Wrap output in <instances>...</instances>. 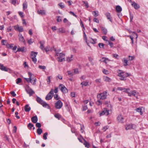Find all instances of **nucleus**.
<instances>
[{"mask_svg":"<svg viewBox=\"0 0 148 148\" xmlns=\"http://www.w3.org/2000/svg\"><path fill=\"white\" fill-rule=\"evenodd\" d=\"M23 10H25V9L27 8V2H26L25 3H24L23 4Z\"/></svg>","mask_w":148,"mask_h":148,"instance_id":"40","label":"nucleus"},{"mask_svg":"<svg viewBox=\"0 0 148 148\" xmlns=\"http://www.w3.org/2000/svg\"><path fill=\"white\" fill-rule=\"evenodd\" d=\"M38 120V118L36 116H34L32 118V121L34 123H36L37 122Z\"/></svg>","mask_w":148,"mask_h":148,"instance_id":"23","label":"nucleus"},{"mask_svg":"<svg viewBox=\"0 0 148 148\" xmlns=\"http://www.w3.org/2000/svg\"><path fill=\"white\" fill-rule=\"evenodd\" d=\"M84 140L85 141V142L84 143V145L87 148H89L90 147L89 144L87 143L84 139Z\"/></svg>","mask_w":148,"mask_h":148,"instance_id":"31","label":"nucleus"},{"mask_svg":"<svg viewBox=\"0 0 148 148\" xmlns=\"http://www.w3.org/2000/svg\"><path fill=\"white\" fill-rule=\"evenodd\" d=\"M57 17H58V18L57 20V21L58 22L61 21L62 20V18H61V17H60V16H57Z\"/></svg>","mask_w":148,"mask_h":148,"instance_id":"52","label":"nucleus"},{"mask_svg":"<svg viewBox=\"0 0 148 148\" xmlns=\"http://www.w3.org/2000/svg\"><path fill=\"white\" fill-rule=\"evenodd\" d=\"M37 132L38 135H40L42 132V130L41 128H38L37 130Z\"/></svg>","mask_w":148,"mask_h":148,"instance_id":"30","label":"nucleus"},{"mask_svg":"<svg viewBox=\"0 0 148 148\" xmlns=\"http://www.w3.org/2000/svg\"><path fill=\"white\" fill-rule=\"evenodd\" d=\"M125 129L128 130L132 129H134L136 128V126L135 124H127L125 125Z\"/></svg>","mask_w":148,"mask_h":148,"instance_id":"7","label":"nucleus"},{"mask_svg":"<svg viewBox=\"0 0 148 148\" xmlns=\"http://www.w3.org/2000/svg\"><path fill=\"white\" fill-rule=\"evenodd\" d=\"M124 64H123L124 66H127V65H129V64H127L128 60L126 59L125 58H124Z\"/></svg>","mask_w":148,"mask_h":148,"instance_id":"33","label":"nucleus"},{"mask_svg":"<svg viewBox=\"0 0 148 148\" xmlns=\"http://www.w3.org/2000/svg\"><path fill=\"white\" fill-rule=\"evenodd\" d=\"M96 104L98 106L101 105L102 104V102L100 101V100L98 99L97 101L96 102Z\"/></svg>","mask_w":148,"mask_h":148,"instance_id":"45","label":"nucleus"},{"mask_svg":"<svg viewBox=\"0 0 148 148\" xmlns=\"http://www.w3.org/2000/svg\"><path fill=\"white\" fill-rule=\"evenodd\" d=\"M102 72L103 73L106 75H108L109 73V71L105 69H103L102 71Z\"/></svg>","mask_w":148,"mask_h":148,"instance_id":"37","label":"nucleus"},{"mask_svg":"<svg viewBox=\"0 0 148 148\" xmlns=\"http://www.w3.org/2000/svg\"><path fill=\"white\" fill-rule=\"evenodd\" d=\"M74 71L75 74H77L79 73L77 69H74Z\"/></svg>","mask_w":148,"mask_h":148,"instance_id":"64","label":"nucleus"},{"mask_svg":"<svg viewBox=\"0 0 148 148\" xmlns=\"http://www.w3.org/2000/svg\"><path fill=\"white\" fill-rule=\"evenodd\" d=\"M135 110L136 112H139L140 113V115L142 114L143 112L142 111V108L139 107V108H136L135 109Z\"/></svg>","mask_w":148,"mask_h":148,"instance_id":"25","label":"nucleus"},{"mask_svg":"<svg viewBox=\"0 0 148 148\" xmlns=\"http://www.w3.org/2000/svg\"><path fill=\"white\" fill-rule=\"evenodd\" d=\"M92 13L93 15L95 17H96L99 15V12L97 11H94L92 12Z\"/></svg>","mask_w":148,"mask_h":148,"instance_id":"28","label":"nucleus"},{"mask_svg":"<svg viewBox=\"0 0 148 148\" xmlns=\"http://www.w3.org/2000/svg\"><path fill=\"white\" fill-rule=\"evenodd\" d=\"M93 20L94 22L97 23H99V21L97 18H95L93 19Z\"/></svg>","mask_w":148,"mask_h":148,"instance_id":"58","label":"nucleus"},{"mask_svg":"<svg viewBox=\"0 0 148 148\" xmlns=\"http://www.w3.org/2000/svg\"><path fill=\"white\" fill-rule=\"evenodd\" d=\"M129 60L131 61L133 60L134 59V56H129Z\"/></svg>","mask_w":148,"mask_h":148,"instance_id":"57","label":"nucleus"},{"mask_svg":"<svg viewBox=\"0 0 148 148\" xmlns=\"http://www.w3.org/2000/svg\"><path fill=\"white\" fill-rule=\"evenodd\" d=\"M51 76H48L47 77V84H49L50 83V79H51Z\"/></svg>","mask_w":148,"mask_h":148,"instance_id":"47","label":"nucleus"},{"mask_svg":"<svg viewBox=\"0 0 148 148\" xmlns=\"http://www.w3.org/2000/svg\"><path fill=\"white\" fill-rule=\"evenodd\" d=\"M37 53L32 51L31 53V57L32 59V61L36 63L37 61V59L36 58V55L37 54Z\"/></svg>","mask_w":148,"mask_h":148,"instance_id":"6","label":"nucleus"},{"mask_svg":"<svg viewBox=\"0 0 148 148\" xmlns=\"http://www.w3.org/2000/svg\"><path fill=\"white\" fill-rule=\"evenodd\" d=\"M55 51L56 52V54L55 55V56L56 57V56H58L59 55V52H61V51L60 49H59L58 50L55 49Z\"/></svg>","mask_w":148,"mask_h":148,"instance_id":"26","label":"nucleus"},{"mask_svg":"<svg viewBox=\"0 0 148 148\" xmlns=\"http://www.w3.org/2000/svg\"><path fill=\"white\" fill-rule=\"evenodd\" d=\"M34 92L31 88H29L28 86V94L30 96H31L34 93Z\"/></svg>","mask_w":148,"mask_h":148,"instance_id":"21","label":"nucleus"},{"mask_svg":"<svg viewBox=\"0 0 148 148\" xmlns=\"http://www.w3.org/2000/svg\"><path fill=\"white\" fill-rule=\"evenodd\" d=\"M73 55H71V57H68L67 58L66 61L68 62H70L73 60Z\"/></svg>","mask_w":148,"mask_h":148,"instance_id":"24","label":"nucleus"},{"mask_svg":"<svg viewBox=\"0 0 148 148\" xmlns=\"http://www.w3.org/2000/svg\"><path fill=\"white\" fill-rule=\"evenodd\" d=\"M108 126H105L103 128V130L104 131H105L107 129H108Z\"/></svg>","mask_w":148,"mask_h":148,"instance_id":"63","label":"nucleus"},{"mask_svg":"<svg viewBox=\"0 0 148 148\" xmlns=\"http://www.w3.org/2000/svg\"><path fill=\"white\" fill-rule=\"evenodd\" d=\"M117 120L120 123H123L124 121V118L121 114L119 115L117 118Z\"/></svg>","mask_w":148,"mask_h":148,"instance_id":"13","label":"nucleus"},{"mask_svg":"<svg viewBox=\"0 0 148 148\" xmlns=\"http://www.w3.org/2000/svg\"><path fill=\"white\" fill-rule=\"evenodd\" d=\"M28 82H30L33 85H35L36 84V79L35 75L31 73L28 72Z\"/></svg>","mask_w":148,"mask_h":148,"instance_id":"2","label":"nucleus"},{"mask_svg":"<svg viewBox=\"0 0 148 148\" xmlns=\"http://www.w3.org/2000/svg\"><path fill=\"white\" fill-rule=\"evenodd\" d=\"M58 5H59L60 8L62 9L64 7V4L62 3H60L58 4Z\"/></svg>","mask_w":148,"mask_h":148,"instance_id":"41","label":"nucleus"},{"mask_svg":"<svg viewBox=\"0 0 148 148\" xmlns=\"http://www.w3.org/2000/svg\"><path fill=\"white\" fill-rule=\"evenodd\" d=\"M103 80L106 82H110L111 81V79L109 77L107 76H104L103 77Z\"/></svg>","mask_w":148,"mask_h":148,"instance_id":"18","label":"nucleus"},{"mask_svg":"<svg viewBox=\"0 0 148 148\" xmlns=\"http://www.w3.org/2000/svg\"><path fill=\"white\" fill-rule=\"evenodd\" d=\"M88 109L87 107L86 106H83V110L85 111L86 110Z\"/></svg>","mask_w":148,"mask_h":148,"instance_id":"61","label":"nucleus"},{"mask_svg":"<svg viewBox=\"0 0 148 148\" xmlns=\"http://www.w3.org/2000/svg\"><path fill=\"white\" fill-rule=\"evenodd\" d=\"M109 111L110 110L106 108H104L102 112L100 113V116H101L103 115H105L106 116L108 115L109 114Z\"/></svg>","mask_w":148,"mask_h":148,"instance_id":"11","label":"nucleus"},{"mask_svg":"<svg viewBox=\"0 0 148 148\" xmlns=\"http://www.w3.org/2000/svg\"><path fill=\"white\" fill-rule=\"evenodd\" d=\"M53 89H51L50 91L47 94L45 97V99L47 100L51 99L53 96Z\"/></svg>","mask_w":148,"mask_h":148,"instance_id":"4","label":"nucleus"},{"mask_svg":"<svg viewBox=\"0 0 148 148\" xmlns=\"http://www.w3.org/2000/svg\"><path fill=\"white\" fill-rule=\"evenodd\" d=\"M59 88L63 93H66L68 92L67 88L63 84H60L59 86Z\"/></svg>","mask_w":148,"mask_h":148,"instance_id":"9","label":"nucleus"},{"mask_svg":"<svg viewBox=\"0 0 148 148\" xmlns=\"http://www.w3.org/2000/svg\"><path fill=\"white\" fill-rule=\"evenodd\" d=\"M137 93L136 92V91L135 90L131 91V94H132V95L135 97H136V95Z\"/></svg>","mask_w":148,"mask_h":148,"instance_id":"38","label":"nucleus"},{"mask_svg":"<svg viewBox=\"0 0 148 148\" xmlns=\"http://www.w3.org/2000/svg\"><path fill=\"white\" fill-rule=\"evenodd\" d=\"M10 93L13 97H15L16 95V94L15 93L14 91L11 92H10Z\"/></svg>","mask_w":148,"mask_h":148,"instance_id":"56","label":"nucleus"},{"mask_svg":"<svg viewBox=\"0 0 148 148\" xmlns=\"http://www.w3.org/2000/svg\"><path fill=\"white\" fill-rule=\"evenodd\" d=\"M102 30L103 31L104 34L106 35L107 33V29L104 27H102L101 28Z\"/></svg>","mask_w":148,"mask_h":148,"instance_id":"36","label":"nucleus"},{"mask_svg":"<svg viewBox=\"0 0 148 148\" xmlns=\"http://www.w3.org/2000/svg\"><path fill=\"white\" fill-rule=\"evenodd\" d=\"M19 37V40L20 41L23 42L24 44H25V41L23 37L22 36V34H19L18 35Z\"/></svg>","mask_w":148,"mask_h":148,"instance_id":"16","label":"nucleus"},{"mask_svg":"<svg viewBox=\"0 0 148 148\" xmlns=\"http://www.w3.org/2000/svg\"><path fill=\"white\" fill-rule=\"evenodd\" d=\"M104 44L102 43H99L98 44V46L101 48H103Z\"/></svg>","mask_w":148,"mask_h":148,"instance_id":"42","label":"nucleus"},{"mask_svg":"<svg viewBox=\"0 0 148 148\" xmlns=\"http://www.w3.org/2000/svg\"><path fill=\"white\" fill-rule=\"evenodd\" d=\"M132 5L136 9H138L140 8V6L134 2H132Z\"/></svg>","mask_w":148,"mask_h":148,"instance_id":"17","label":"nucleus"},{"mask_svg":"<svg viewBox=\"0 0 148 148\" xmlns=\"http://www.w3.org/2000/svg\"><path fill=\"white\" fill-rule=\"evenodd\" d=\"M105 15L107 17V18L111 22H112V17L110 15V13L109 12H107L105 13Z\"/></svg>","mask_w":148,"mask_h":148,"instance_id":"14","label":"nucleus"},{"mask_svg":"<svg viewBox=\"0 0 148 148\" xmlns=\"http://www.w3.org/2000/svg\"><path fill=\"white\" fill-rule=\"evenodd\" d=\"M82 2L85 4V6L87 8H88L89 7L88 3L87 2L83 1Z\"/></svg>","mask_w":148,"mask_h":148,"instance_id":"49","label":"nucleus"},{"mask_svg":"<svg viewBox=\"0 0 148 148\" xmlns=\"http://www.w3.org/2000/svg\"><path fill=\"white\" fill-rule=\"evenodd\" d=\"M131 75L130 74H129L127 73H125L123 71H121L119 73L118 75V76L120 77L119 79L121 80H126V77Z\"/></svg>","mask_w":148,"mask_h":148,"instance_id":"1","label":"nucleus"},{"mask_svg":"<svg viewBox=\"0 0 148 148\" xmlns=\"http://www.w3.org/2000/svg\"><path fill=\"white\" fill-rule=\"evenodd\" d=\"M22 79L21 78H18L16 80V83L17 84H18L19 83H21V82Z\"/></svg>","mask_w":148,"mask_h":148,"instance_id":"44","label":"nucleus"},{"mask_svg":"<svg viewBox=\"0 0 148 148\" xmlns=\"http://www.w3.org/2000/svg\"><path fill=\"white\" fill-rule=\"evenodd\" d=\"M69 77H71L73 75V73L71 71H67Z\"/></svg>","mask_w":148,"mask_h":148,"instance_id":"51","label":"nucleus"},{"mask_svg":"<svg viewBox=\"0 0 148 148\" xmlns=\"http://www.w3.org/2000/svg\"><path fill=\"white\" fill-rule=\"evenodd\" d=\"M54 116H55V117L56 118L58 119H60V117H61V116H60V115L58 114H56L54 115Z\"/></svg>","mask_w":148,"mask_h":148,"instance_id":"43","label":"nucleus"},{"mask_svg":"<svg viewBox=\"0 0 148 148\" xmlns=\"http://www.w3.org/2000/svg\"><path fill=\"white\" fill-rule=\"evenodd\" d=\"M107 92L106 91L98 94L97 95L98 99L100 100H103L106 99L107 97Z\"/></svg>","mask_w":148,"mask_h":148,"instance_id":"3","label":"nucleus"},{"mask_svg":"<svg viewBox=\"0 0 148 148\" xmlns=\"http://www.w3.org/2000/svg\"><path fill=\"white\" fill-rule=\"evenodd\" d=\"M36 126L37 127H38V128H40L41 126V125L40 123H37L36 124Z\"/></svg>","mask_w":148,"mask_h":148,"instance_id":"50","label":"nucleus"},{"mask_svg":"<svg viewBox=\"0 0 148 148\" xmlns=\"http://www.w3.org/2000/svg\"><path fill=\"white\" fill-rule=\"evenodd\" d=\"M116 11L117 12H120L122 11V8L120 6L117 5L116 7Z\"/></svg>","mask_w":148,"mask_h":148,"instance_id":"27","label":"nucleus"},{"mask_svg":"<svg viewBox=\"0 0 148 148\" xmlns=\"http://www.w3.org/2000/svg\"><path fill=\"white\" fill-rule=\"evenodd\" d=\"M24 110L26 112H28V104L25 105L24 108Z\"/></svg>","mask_w":148,"mask_h":148,"instance_id":"60","label":"nucleus"},{"mask_svg":"<svg viewBox=\"0 0 148 148\" xmlns=\"http://www.w3.org/2000/svg\"><path fill=\"white\" fill-rule=\"evenodd\" d=\"M39 68L42 69H46V67L44 66L40 65L39 66Z\"/></svg>","mask_w":148,"mask_h":148,"instance_id":"55","label":"nucleus"},{"mask_svg":"<svg viewBox=\"0 0 148 148\" xmlns=\"http://www.w3.org/2000/svg\"><path fill=\"white\" fill-rule=\"evenodd\" d=\"M0 69L2 71H8L9 70V69L6 67L4 66L3 65L0 64Z\"/></svg>","mask_w":148,"mask_h":148,"instance_id":"15","label":"nucleus"},{"mask_svg":"<svg viewBox=\"0 0 148 148\" xmlns=\"http://www.w3.org/2000/svg\"><path fill=\"white\" fill-rule=\"evenodd\" d=\"M63 103L61 101L59 100L55 103V106L57 109H60L62 106Z\"/></svg>","mask_w":148,"mask_h":148,"instance_id":"8","label":"nucleus"},{"mask_svg":"<svg viewBox=\"0 0 148 148\" xmlns=\"http://www.w3.org/2000/svg\"><path fill=\"white\" fill-rule=\"evenodd\" d=\"M58 30L59 33H65L66 32L62 28L59 29Z\"/></svg>","mask_w":148,"mask_h":148,"instance_id":"35","label":"nucleus"},{"mask_svg":"<svg viewBox=\"0 0 148 148\" xmlns=\"http://www.w3.org/2000/svg\"><path fill=\"white\" fill-rule=\"evenodd\" d=\"M100 61H101V62H103L106 64L107 63V61H109L110 60L108 58L105 57H103L101 60H100Z\"/></svg>","mask_w":148,"mask_h":148,"instance_id":"20","label":"nucleus"},{"mask_svg":"<svg viewBox=\"0 0 148 148\" xmlns=\"http://www.w3.org/2000/svg\"><path fill=\"white\" fill-rule=\"evenodd\" d=\"M96 39H93L92 38H90V42L92 44H95L96 43L95 41Z\"/></svg>","mask_w":148,"mask_h":148,"instance_id":"39","label":"nucleus"},{"mask_svg":"<svg viewBox=\"0 0 148 148\" xmlns=\"http://www.w3.org/2000/svg\"><path fill=\"white\" fill-rule=\"evenodd\" d=\"M48 135V133L47 132H45L43 135V138L44 139L46 140L47 139V136Z\"/></svg>","mask_w":148,"mask_h":148,"instance_id":"46","label":"nucleus"},{"mask_svg":"<svg viewBox=\"0 0 148 148\" xmlns=\"http://www.w3.org/2000/svg\"><path fill=\"white\" fill-rule=\"evenodd\" d=\"M58 88L57 87H55V90H53V92L54 91L55 93H57L58 91Z\"/></svg>","mask_w":148,"mask_h":148,"instance_id":"62","label":"nucleus"},{"mask_svg":"<svg viewBox=\"0 0 148 148\" xmlns=\"http://www.w3.org/2000/svg\"><path fill=\"white\" fill-rule=\"evenodd\" d=\"M25 50L24 47H23L22 48H18L17 49V51L18 52L21 51L23 52Z\"/></svg>","mask_w":148,"mask_h":148,"instance_id":"34","label":"nucleus"},{"mask_svg":"<svg viewBox=\"0 0 148 148\" xmlns=\"http://www.w3.org/2000/svg\"><path fill=\"white\" fill-rule=\"evenodd\" d=\"M40 48L44 51V45L45 43V42L43 41H42L40 42Z\"/></svg>","mask_w":148,"mask_h":148,"instance_id":"19","label":"nucleus"},{"mask_svg":"<svg viewBox=\"0 0 148 148\" xmlns=\"http://www.w3.org/2000/svg\"><path fill=\"white\" fill-rule=\"evenodd\" d=\"M88 84V82L84 81L81 83V84L82 85V87H83L84 86H87L89 85Z\"/></svg>","mask_w":148,"mask_h":148,"instance_id":"22","label":"nucleus"},{"mask_svg":"<svg viewBox=\"0 0 148 148\" xmlns=\"http://www.w3.org/2000/svg\"><path fill=\"white\" fill-rule=\"evenodd\" d=\"M38 12L39 14H40L42 15L45 14V12L44 10H40L38 11Z\"/></svg>","mask_w":148,"mask_h":148,"instance_id":"29","label":"nucleus"},{"mask_svg":"<svg viewBox=\"0 0 148 148\" xmlns=\"http://www.w3.org/2000/svg\"><path fill=\"white\" fill-rule=\"evenodd\" d=\"M14 28L15 30L19 32H22L24 30L23 27L19 26L18 25L14 26Z\"/></svg>","mask_w":148,"mask_h":148,"instance_id":"12","label":"nucleus"},{"mask_svg":"<svg viewBox=\"0 0 148 148\" xmlns=\"http://www.w3.org/2000/svg\"><path fill=\"white\" fill-rule=\"evenodd\" d=\"M36 100L38 103L42 105L44 107H46L48 105L46 103L43 101L39 97H37Z\"/></svg>","mask_w":148,"mask_h":148,"instance_id":"10","label":"nucleus"},{"mask_svg":"<svg viewBox=\"0 0 148 148\" xmlns=\"http://www.w3.org/2000/svg\"><path fill=\"white\" fill-rule=\"evenodd\" d=\"M18 13L19 15V16L21 17H23V12H18Z\"/></svg>","mask_w":148,"mask_h":148,"instance_id":"53","label":"nucleus"},{"mask_svg":"<svg viewBox=\"0 0 148 148\" xmlns=\"http://www.w3.org/2000/svg\"><path fill=\"white\" fill-rule=\"evenodd\" d=\"M34 127V125L31 123H29L28 124V127H30V129H31L32 128Z\"/></svg>","mask_w":148,"mask_h":148,"instance_id":"59","label":"nucleus"},{"mask_svg":"<svg viewBox=\"0 0 148 148\" xmlns=\"http://www.w3.org/2000/svg\"><path fill=\"white\" fill-rule=\"evenodd\" d=\"M108 43L110 45L111 47H112L113 46V43L110 41L107 40Z\"/></svg>","mask_w":148,"mask_h":148,"instance_id":"48","label":"nucleus"},{"mask_svg":"<svg viewBox=\"0 0 148 148\" xmlns=\"http://www.w3.org/2000/svg\"><path fill=\"white\" fill-rule=\"evenodd\" d=\"M34 42V40L32 39H30L29 40H28V44H31L32 43Z\"/></svg>","mask_w":148,"mask_h":148,"instance_id":"54","label":"nucleus"},{"mask_svg":"<svg viewBox=\"0 0 148 148\" xmlns=\"http://www.w3.org/2000/svg\"><path fill=\"white\" fill-rule=\"evenodd\" d=\"M105 104L106 105H108L107 106V107H110V109H111L112 108V106L110 104V101H106L105 102Z\"/></svg>","mask_w":148,"mask_h":148,"instance_id":"32","label":"nucleus"},{"mask_svg":"<svg viewBox=\"0 0 148 148\" xmlns=\"http://www.w3.org/2000/svg\"><path fill=\"white\" fill-rule=\"evenodd\" d=\"M65 56V54L64 53H59V57L57 58V59L59 62H62L63 61H65V59L64 57Z\"/></svg>","mask_w":148,"mask_h":148,"instance_id":"5","label":"nucleus"}]
</instances>
